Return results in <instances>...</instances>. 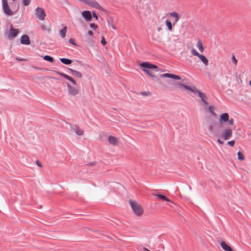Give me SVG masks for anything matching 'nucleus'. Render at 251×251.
I'll return each mask as SVG.
<instances>
[{
  "label": "nucleus",
  "instance_id": "obj_1",
  "mask_svg": "<svg viewBox=\"0 0 251 251\" xmlns=\"http://www.w3.org/2000/svg\"><path fill=\"white\" fill-rule=\"evenodd\" d=\"M140 66L142 68L143 71L151 77H156V76L152 72V71L154 72L159 71V69L157 65L149 62H143L140 64Z\"/></svg>",
  "mask_w": 251,
  "mask_h": 251
},
{
  "label": "nucleus",
  "instance_id": "obj_2",
  "mask_svg": "<svg viewBox=\"0 0 251 251\" xmlns=\"http://www.w3.org/2000/svg\"><path fill=\"white\" fill-rule=\"evenodd\" d=\"M222 125L218 122H213L209 125L208 129L212 134L217 137H219L221 135Z\"/></svg>",
  "mask_w": 251,
  "mask_h": 251
},
{
  "label": "nucleus",
  "instance_id": "obj_3",
  "mask_svg": "<svg viewBox=\"0 0 251 251\" xmlns=\"http://www.w3.org/2000/svg\"><path fill=\"white\" fill-rule=\"evenodd\" d=\"M131 207L135 215L140 216L143 212V209L141 206L137 202L132 200L129 201Z\"/></svg>",
  "mask_w": 251,
  "mask_h": 251
},
{
  "label": "nucleus",
  "instance_id": "obj_4",
  "mask_svg": "<svg viewBox=\"0 0 251 251\" xmlns=\"http://www.w3.org/2000/svg\"><path fill=\"white\" fill-rule=\"evenodd\" d=\"M2 7L3 12L7 16H11L13 15L14 12L12 11L8 4L7 0H2Z\"/></svg>",
  "mask_w": 251,
  "mask_h": 251
},
{
  "label": "nucleus",
  "instance_id": "obj_5",
  "mask_svg": "<svg viewBox=\"0 0 251 251\" xmlns=\"http://www.w3.org/2000/svg\"><path fill=\"white\" fill-rule=\"evenodd\" d=\"M35 14L36 17L41 21H43L46 16L45 10L39 7H37L35 9Z\"/></svg>",
  "mask_w": 251,
  "mask_h": 251
},
{
  "label": "nucleus",
  "instance_id": "obj_6",
  "mask_svg": "<svg viewBox=\"0 0 251 251\" xmlns=\"http://www.w3.org/2000/svg\"><path fill=\"white\" fill-rule=\"evenodd\" d=\"M66 85L68 88V92L69 95L72 96H75L77 95L79 93V91L76 88L72 86L68 82L66 83Z\"/></svg>",
  "mask_w": 251,
  "mask_h": 251
},
{
  "label": "nucleus",
  "instance_id": "obj_7",
  "mask_svg": "<svg viewBox=\"0 0 251 251\" xmlns=\"http://www.w3.org/2000/svg\"><path fill=\"white\" fill-rule=\"evenodd\" d=\"M19 32L18 29L14 28L12 25H11V27L8 35V39L11 40L14 38L16 37Z\"/></svg>",
  "mask_w": 251,
  "mask_h": 251
},
{
  "label": "nucleus",
  "instance_id": "obj_8",
  "mask_svg": "<svg viewBox=\"0 0 251 251\" xmlns=\"http://www.w3.org/2000/svg\"><path fill=\"white\" fill-rule=\"evenodd\" d=\"M232 134V130L230 128H228L223 132L222 134V137L224 140H226L231 138Z\"/></svg>",
  "mask_w": 251,
  "mask_h": 251
},
{
  "label": "nucleus",
  "instance_id": "obj_9",
  "mask_svg": "<svg viewBox=\"0 0 251 251\" xmlns=\"http://www.w3.org/2000/svg\"><path fill=\"white\" fill-rule=\"evenodd\" d=\"M161 77L170 78L173 79L180 80L181 77L179 75H177L173 74L165 73L160 75Z\"/></svg>",
  "mask_w": 251,
  "mask_h": 251
},
{
  "label": "nucleus",
  "instance_id": "obj_10",
  "mask_svg": "<svg viewBox=\"0 0 251 251\" xmlns=\"http://www.w3.org/2000/svg\"><path fill=\"white\" fill-rule=\"evenodd\" d=\"M20 42L23 45H29L30 44V40L27 35L24 34L21 37Z\"/></svg>",
  "mask_w": 251,
  "mask_h": 251
},
{
  "label": "nucleus",
  "instance_id": "obj_11",
  "mask_svg": "<svg viewBox=\"0 0 251 251\" xmlns=\"http://www.w3.org/2000/svg\"><path fill=\"white\" fill-rule=\"evenodd\" d=\"M229 115L227 113H224L220 116L219 123H225L228 121Z\"/></svg>",
  "mask_w": 251,
  "mask_h": 251
},
{
  "label": "nucleus",
  "instance_id": "obj_12",
  "mask_svg": "<svg viewBox=\"0 0 251 251\" xmlns=\"http://www.w3.org/2000/svg\"><path fill=\"white\" fill-rule=\"evenodd\" d=\"M82 16L86 21H90L92 19L91 12L88 10L83 11L82 12Z\"/></svg>",
  "mask_w": 251,
  "mask_h": 251
},
{
  "label": "nucleus",
  "instance_id": "obj_13",
  "mask_svg": "<svg viewBox=\"0 0 251 251\" xmlns=\"http://www.w3.org/2000/svg\"><path fill=\"white\" fill-rule=\"evenodd\" d=\"M196 93L198 94L199 97L201 98V101L203 102V103L205 105H208V103L205 100V99H206V96L205 94L201 92L200 90H199L198 89H196Z\"/></svg>",
  "mask_w": 251,
  "mask_h": 251
},
{
  "label": "nucleus",
  "instance_id": "obj_14",
  "mask_svg": "<svg viewBox=\"0 0 251 251\" xmlns=\"http://www.w3.org/2000/svg\"><path fill=\"white\" fill-rule=\"evenodd\" d=\"M153 195L156 196L159 199L162 200L164 201L170 202L173 204L174 203L171 201L170 199H169L167 197H166L165 195L161 194H153Z\"/></svg>",
  "mask_w": 251,
  "mask_h": 251
},
{
  "label": "nucleus",
  "instance_id": "obj_15",
  "mask_svg": "<svg viewBox=\"0 0 251 251\" xmlns=\"http://www.w3.org/2000/svg\"><path fill=\"white\" fill-rule=\"evenodd\" d=\"M179 87L180 88H185L186 90H188L190 91H191L194 93H196V89H197L195 87H191L188 85H185V84H182V83H179Z\"/></svg>",
  "mask_w": 251,
  "mask_h": 251
},
{
  "label": "nucleus",
  "instance_id": "obj_16",
  "mask_svg": "<svg viewBox=\"0 0 251 251\" xmlns=\"http://www.w3.org/2000/svg\"><path fill=\"white\" fill-rule=\"evenodd\" d=\"M75 133V134L78 136L82 135L83 133V131L79 128L77 125H75L74 127L71 128Z\"/></svg>",
  "mask_w": 251,
  "mask_h": 251
},
{
  "label": "nucleus",
  "instance_id": "obj_17",
  "mask_svg": "<svg viewBox=\"0 0 251 251\" xmlns=\"http://www.w3.org/2000/svg\"><path fill=\"white\" fill-rule=\"evenodd\" d=\"M170 15L171 17L175 18V19L173 22V25H176L179 19V16L178 13L176 12H171L170 13Z\"/></svg>",
  "mask_w": 251,
  "mask_h": 251
},
{
  "label": "nucleus",
  "instance_id": "obj_18",
  "mask_svg": "<svg viewBox=\"0 0 251 251\" xmlns=\"http://www.w3.org/2000/svg\"><path fill=\"white\" fill-rule=\"evenodd\" d=\"M222 248L225 251H232V249L227 245L226 242L222 241L220 243Z\"/></svg>",
  "mask_w": 251,
  "mask_h": 251
},
{
  "label": "nucleus",
  "instance_id": "obj_19",
  "mask_svg": "<svg viewBox=\"0 0 251 251\" xmlns=\"http://www.w3.org/2000/svg\"><path fill=\"white\" fill-rule=\"evenodd\" d=\"M108 141L109 143L112 145H116L118 143L117 139L111 135H109L108 137Z\"/></svg>",
  "mask_w": 251,
  "mask_h": 251
},
{
  "label": "nucleus",
  "instance_id": "obj_20",
  "mask_svg": "<svg viewBox=\"0 0 251 251\" xmlns=\"http://www.w3.org/2000/svg\"><path fill=\"white\" fill-rule=\"evenodd\" d=\"M198 57L205 65H208V60L205 56L201 54Z\"/></svg>",
  "mask_w": 251,
  "mask_h": 251
},
{
  "label": "nucleus",
  "instance_id": "obj_21",
  "mask_svg": "<svg viewBox=\"0 0 251 251\" xmlns=\"http://www.w3.org/2000/svg\"><path fill=\"white\" fill-rule=\"evenodd\" d=\"M60 61L65 65H70L72 63V60L71 59L66 58H60Z\"/></svg>",
  "mask_w": 251,
  "mask_h": 251
},
{
  "label": "nucleus",
  "instance_id": "obj_22",
  "mask_svg": "<svg viewBox=\"0 0 251 251\" xmlns=\"http://www.w3.org/2000/svg\"><path fill=\"white\" fill-rule=\"evenodd\" d=\"M67 32V26H64L59 31V34L62 38H64L66 36Z\"/></svg>",
  "mask_w": 251,
  "mask_h": 251
},
{
  "label": "nucleus",
  "instance_id": "obj_23",
  "mask_svg": "<svg viewBox=\"0 0 251 251\" xmlns=\"http://www.w3.org/2000/svg\"><path fill=\"white\" fill-rule=\"evenodd\" d=\"M43 59L44 60L47 61L49 62H50V63H53L54 62L53 58L50 55H46L44 56Z\"/></svg>",
  "mask_w": 251,
  "mask_h": 251
},
{
  "label": "nucleus",
  "instance_id": "obj_24",
  "mask_svg": "<svg viewBox=\"0 0 251 251\" xmlns=\"http://www.w3.org/2000/svg\"><path fill=\"white\" fill-rule=\"evenodd\" d=\"M165 24L168 27V29L169 31H172L173 29L172 24L171 22L169 20H166L165 21Z\"/></svg>",
  "mask_w": 251,
  "mask_h": 251
},
{
  "label": "nucleus",
  "instance_id": "obj_25",
  "mask_svg": "<svg viewBox=\"0 0 251 251\" xmlns=\"http://www.w3.org/2000/svg\"><path fill=\"white\" fill-rule=\"evenodd\" d=\"M238 155V159L241 161L244 160L245 159V157L244 154L240 151H239L237 152Z\"/></svg>",
  "mask_w": 251,
  "mask_h": 251
},
{
  "label": "nucleus",
  "instance_id": "obj_26",
  "mask_svg": "<svg viewBox=\"0 0 251 251\" xmlns=\"http://www.w3.org/2000/svg\"><path fill=\"white\" fill-rule=\"evenodd\" d=\"M197 47L198 48V49L201 52H202L203 51L204 49L202 47V43L200 41H199L198 42L197 44Z\"/></svg>",
  "mask_w": 251,
  "mask_h": 251
},
{
  "label": "nucleus",
  "instance_id": "obj_27",
  "mask_svg": "<svg viewBox=\"0 0 251 251\" xmlns=\"http://www.w3.org/2000/svg\"><path fill=\"white\" fill-rule=\"evenodd\" d=\"M31 2V0H23L22 3L24 6H27L29 5Z\"/></svg>",
  "mask_w": 251,
  "mask_h": 251
},
{
  "label": "nucleus",
  "instance_id": "obj_28",
  "mask_svg": "<svg viewBox=\"0 0 251 251\" xmlns=\"http://www.w3.org/2000/svg\"><path fill=\"white\" fill-rule=\"evenodd\" d=\"M191 52L193 55H194L195 56H197L198 57H199V55L201 54L195 49H194L191 50Z\"/></svg>",
  "mask_w": 251,
  "mask_h": 251
},
{
  "label": "nucleus",
  "instance_id": "obj_29",
  "mask_svg": "<svg viewBox=\"0 0 251 251\" xmlns=\"http://www.w3.org/2000/svg\"><path fill=\"white\" fill-rule=\"evenodd\" d=\"M74 76L78 78L82 77V75L79 72L76 71V72L74 74Z\"/></svg>",
  "mask_w": 251,
  "mask_h": 251
},
{
  "label": "nucleus",
  "instance_id": "obj_30",
  "mask_svg": "<svg viewBox=\"0 0 251 251\" xmlns=\"http://www.w3.org/2000/svg\"><path fill=\"white\" fill-rule=\"evenodd\" d=\"M41 28L43 29V30H46L48 32H50L51 31V29L50 27H47V26H46L45 25H42L41 26Z\"/></svg>",
  "mask_w": 251,
  "mask_h": 251
},
{
  "label": "nucleus",
  "instance_id": "obj_31",
  "mask_svg": "<svg viewBox=\"0 0 251 251\" xmlns=\"http://www.w3.org/2000/svg\"><path fill=\"white\" fill-rule=\"evenodd\" d=\"M232 62L235 64L236 65L237 63V60L235 58V55L234 54H232V58H231Z\"/></svg>",
  "mask_w": 251,
  "mask_h": 251
},
{
  "label": "nucleus",
  "instance_id": "obj_32",
  "mask_svg": "<svg viewBox=\"0 0 251 251\" xmlns=\"http://www.w3.org/2000/svg\"><path fill=\"white\" fill-rule=\"evenodd\" d=\"M90 26L93 30L96 29L97 28V27H98V26L97 25H96L95 24H93V23H90Z\"/></svg>",
  "mask_w": 251,
  "mask_h": 251
},
{
  "label": "nucleus",
  "instance_id": "obj_33",
  "mask_svg": "<svg viewBox=\"0 0 251 251\" xmlns=\"http://www.w3.org/2000/svg\"><path fill=\"white\" fill-rule=\"evenodd\" d=\"M68 80L70 81L74 85H77V83H76V81L73 78H72L71 76Z\"/></svg>",
  "mask_w": 251,
  "mask_h": 251
},
{
  "label": "nucleus",
  "instance_id": "obj_34",
  "mask_svg": "<svg viewBox=\"0 0 251 251\" xmlns=\"http://www.w3.org/2000/svg\"><path fill=\"white\" fill-rule=\"evenodd\" d=\"M106 43H107V42L106 41L104 37H102L101 40V44L102 45L104 46V45H105L106 44Z\"/></svg>",
  "mask_w": 251,
  "mask_h": 251
},
{
  "label": "nucleus",
  "instance_id": "obj_35",
  "mask_svg": "<svg viewBox=\"0 0 251 251\" xmlns=\"http://www.w3.org/2000/svg\"><path fill=\"white\" fill-rule=\"evenodd\" d=\"M208 109H209V111H210V112L211 113H212L213 115H216L215 113L213 111V108L212 106H209Z\"/></svg>",
  "mask_w": 251,
  "mask_h": 251
},
{
  "label": "nucleus",
  "instance_id": "obj_36",
  "mask_svg": "<svg viewBox=\"0 0 251 251\" xmlns=\"http://www.w3.org/2000/svg\"><path fill=\"white\" fill-rule=\"evenodd\" d=\"M140 94L143 96H148L149 95H150V93L149 92L143 91V92H141L140 93Z\"/></svg>",
  "mask_w": 251,
  "mask_h": 251
},
{
  "label": "nucleus",
  "instance_id": "obj_37",
  "mask_svg": "<svg viewBox=\"0 0 251 251\" xmlns=\"http://www.w3.org/2000/svg\"><path fill=\"white\" fill-rule=\"evenodd\" d=\"M69 42L70 44H72V45H73L74 46H76L77 45L75 43V42L74 40L73 39H72V38H71V39H69Z\"/></svg>",
  "mask_w": 251,
  "mask_h": 251
},
{
  "label": "nucleus",
  "instance_id": "obj_38",
  "mask_svg": "<svg viewBox=\"0 0 251 251\" xmlns=\"http://www.w3.org/2000/svg\"><path fill=\"white\" fill-rule=\"evenodd\" d=\"M234 144L235 141L234 140H231L227 142V144L231 147H233L234 145Z\"/></svg>",
  "mask_w": 251,
  "mask_h": 251
},
{
  "label": "nucleus",
  "instance_id": "obj_39",
  "mask_svg": "<svg viewBox=\"0 0 251 251\" xmlns=\"http://www.w3.org/2000/svg\"><path fill=\"white\" fill-rule=\"evenodd\" d=\"M92 14H93V17L96 19V20H98V17L95 11H92Z\"/></svg>",
  "mask_w": 251,
  "mask_h": 251
},
{
  "label": "nucleus",
  "instance_id": "obj_40",
  "mask_svg": "<svg viewBox=\"0 0 251 251\" xmlns=\"http://www.w3.org/2000/svg\"><path fill=\"white\" fill-rule=\"evenodd\" d=\"M227 122H228L230 125H233L234 120L232 118L228 119V121Z\"/></svg>",
  "mask_w": 251,
  "mask_h": 251
},
{
  "label": "nucleus",
  "instance_id": "obj_41",
  "mask_svg": "<svg viewBox=\"0 0 251 251\" xmlns=\"http://www.w3.org/2000/svg\"><path fill=\"white\" fill-rule=\"evenodd\" d=\"M96 164V162L95 161H94V162H90L88 163V165L89 166H94V165H95Z\"/></svg>",
  "mask_w": 251,
  "mask_h": 251
},
{
  "label": "nucleus",
  "instance_id": "obj_42",
  "mask_svg": "<svg viewBox=\"0 0 251 251\" xmlns=\"http://www.w3.org/2000/svg\"><path fill=\"white\" fill-rule=\"evenodd\" d=\"M69 70L71 72V74L73 75H74V74L76 72V70H73L71 68H69Z\"/></svg>",
  "mask_w": 251,
  "mask_h": 251
},
{
  "label": "nucleus",
  "instance_id": "obj_43",
  "mask_svg": "<svg viewBox=\"0 0 251 251\" xmlns=\"http://www.w3.org/2000/svg\"><path fill=\"white\" fill-rule=\"evenodd\" d=\"M56 73L58 74V75H61V76H62L64 77L65 74H64V73H61V72H56Z\"/></svg>",
  "mask_w": 251,
  "mask_h": 251
},
{
  "label": "nucleus",
  "instance_id": "obj_44",
  "mask_svg": "<svg viewBox=\"0 0 251 251\" xmlns=\"http://www.w3.org/2000/svg\"><path fill=\"white\" fill-rule=\"evenodd\" d=\"M36 164L38 166L40 167H42L41 163V162L39 160H36Z\"/></svg>",
  "mask_w": 251,
  "mask_h": 251
},
{
  "label": "nucleus",
  "instance_id": "obj_45",
  "mask_svg": "<svg viewBox=\"0 0 251 251\" xmlns=\"http://www.w3.org/2000/svg\"><path fill=\"white\" fill-rule=\"evenodd\" d=\"M217 142L220 145H223L224 144V142L222 141V140H221L220 139H218L217 140Z\"/></svg>",
  "mask_w": 251,
  "mask_h": 251
},
{
  "label": "nucleus",
  "instance_id": "obj_46",
  "mask_svg": "<svg viewBox=\"0 0 251 251\" xmlns=\"http://www.w3.org/2000/svg\"><path fill=\"white\" fill-rule=\"evenodd\" d=\"M88 34L90 36H92L93 35V32L91 30H89L87 32Z\"/></svg>",
  "mask_w": 251,
  "mask_h": 251
},
{
  "label": "nucleus",
  "instance_id": "obj_47",
  "mask_svg": "<svg viewBox=\"0 0 251 251\" xmlns=\"http://www.w3.org/2000/svg\"><path fill=\"white\" fill-rule=\"evenodd\" d=\"M70 77H71L70 76H69V75H66V74H65V76H64V78H65L67 79H69Z\"/></svg>",
  "mask_w": 251,
  "mask_h": 251
},
{
  "label": "nucleus",
  "instance_id": "obj_48",
  "mask_svg": "<svg viewBox=\"0 0 251 251\" xmlns=\"http://www.w3.org/2000/svg\"><path fill=\"white\" fill-rule=\"evenodd\" d=\"M16 59H17V60H19V61H23V60H25L24 59L22 58H17Z\"/></svg>",
  "mask_w": 251,
  "mask_h": 251
},
{
  "label": "nucleus",
  "instance_id": "obj_49",
  "mask_svg": "<svg viewBox=\"0 0 251 251\" xmlns=\"http://www.w3.org/2000/svg\"><path fill=\"white\" fill-rule=\"evenodd\" d=\"M144 251H151L150 250L148 249L147 248H144Z\"/></svg>",
  "mask_w": 251,
  "mask_h": 251
},
{
  "label": "nucleus",
  "instance_id": "obj_50",
  "mask_svg": "<svg viewBox=\"0 0 251 251\" xmlns=\"http://www.w3.org/2000/svg\"><path fill=\"white\" fill-rule=\"evenodd\" d=\"M161 30V28L160 27L157 28V31H160Z\"/></svg>",
  "mask_w": 251,
  "mask_h": 251
},
{
  "label": "nucleus",
  "instance_id": "obj_51",
  "mask_svg": "<svg viewBox=\"0 0 251 251\" xmlns=\"http://www.w3.org/2000/svg\"><path fill=\"white\" fill-rule=\"evenodd\" d=\"M112 28L113 29H116V27H115V26H114V25H112Z\"/></svg>",
  "mask_w": 251,
  "mask_h": 251
},
{
  "label": "nucleus",
  "instance_id": "obj_52",
  "mask_svg": "<svg viewBox=\"0 0 251 251\" xmlns=\"http://www.w3.org/2000/svg\"><path fill=\"white\" fill-rule=\"evenodd\" d=\"M249 84H250V86H251V80H250V81H249Z\"/></svg>",
  "mask_w": 251,
  "mask_h": 251
},
{
  "label": "nucleus",
  "instance_id": "obj_53",
  "mask_svg": "<svg viewBox=\"0 0 251 251\" xmlns=\"http://www.w3.org/2000/svg\"><path fill=\"white\" fill-rule=\"evenodd\" d=\"M77 62H80V61L79 60H76Z\"/></svg>",
  "mask_w": 251,
  "mask_h": 251
},
{
  "label": "nucleus",
  "instance_id": "obj_54",
  "mask_svg": "<svg viewBox=\"0 0 251 251\" xmlns=\"http://www.w3.org/2000/svg\"><path fill=\"white\" fill-rule=\"evenodd\" d=\"M12 0L13 1H15L16 0Z\"/></svg>",
  "mask_w": 251,
  "mask_h": 251
}]
</instances>
